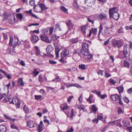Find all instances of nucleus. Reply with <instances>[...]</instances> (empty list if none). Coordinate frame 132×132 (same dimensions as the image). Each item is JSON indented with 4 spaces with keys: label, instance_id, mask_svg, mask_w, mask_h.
Segmentation results:
<instances>
[{
    "label": "nucleus",
    "instance_id": "nucleus-1",
    "mask_svg": "<svg viewBox=\"0 0 132 132\" xmlns=\"http://www.w3.org/2000/svg\"><path fill=\"white\" fill-rule=\"evenodd\" d=\"M109 13L110 18H113L116 20H118L119 15L118 12L116 7H113L110 9Z\"/></svg>",
    "mask_w": 132,
    "mask_h": 132
},
{
    "label": "nucleus",
    "instance_id": "nucleus-2",
    "mask_svg": "<svg viewBox=\"0 0 132 132\" xmlns=\"http://www.w3.org/2000/svg\"><path fill=\"white\" fill-rule=\"evenodd\" d=\"M113 46L115 48L117 47L119 48L122 46L123 44V40L121 39L119 40H114L112 41Z\"/></svg>",
    "mask_w": 132,
    "mask_h": 132
},
{
    "label": "nucleus",
    "instance_id": "nucleus-3",
    "mask_svg": "<svg viewBox=\"0 0 132 132\" xmlns=\"http://www.w3.org/2000/svg\"><path fill=\"white\" fill-rule=\"evenodd\" d=\"M82 54L85 56V59L86 60H88L91 59L93 57V55L90 54L89 52L84 53L82 50H81L80 51V53H79V55Z\"/></svg>",
    "mask_w": 132,
    "mask_h": 132
},
{
    "label": "nucleus",
    "instance_id": "nucleus-4",
    "mask_svg": "<svg viewBox=\"0 0 132 132\" xmlns=\"http://www.w3.org/2000/svg\"><path fill=\"white\" fill-rule=\"evenodd\" d=\"M129 45H126L124 46L123 53L125 57H128L129 56L128 52L129 51Z\"/></svg>",
    "mask_w": 132,
    "mask_h": 132
},
{
    "label": "nucleus",
    "instance_id": "nucleus-5",
    "mask_svg": "<svg viewBox=\"0 0 132 132\" xmlns=\"http://www.w3.org/2000/svg\"><path fill=\"white\" fill-rule=\"evenodd\" d=\"M107 15L105 14H100L99 15H96L94 17L97 18L99 19L102 20L103 19H107Z\"/></svg>",
    "mask_w": 132,
    "mask_h": 132
},
{
    "label": "nucleus",
    "instance_id": "nucleus-6",
    "mask_svg": "<svg viewBox=\"0 0 132 132\" xmlns=\"http://www.w3.org/2000/svg\"><path fill=\"white\" fill-rule=\"evenodd\" d=\"M82 49L81 50L84 53L87 52H89V45L86 43H83L82 45Z\"/></svg>",
    "mask_w": 132,
    "mask_h": 132
},
{
    "label": "nucleus",
    "instance_id": "nucleus-7",
    "mask_svg": "<svg viewBox=\"0 0 132 132\" xmlns=\"http://www.w3.org/2000/svg\"><path fill=\"white\" fill-rule=\"evenodd\" d=\"M11 103L15 104L18 105L19 107H20V102L17 98H16L12 99Z\"/></svg>",
    "mask_w": 132,
    "mask_h": 132
},
{
    "label": "nucleus",
    "instance_id": "nucleus-8",
    "mask_svg": "<svg viewBox=\"0 0 132 132\" xmlns=\"http://www.w3.org/2000/svg\"><path fill=\"white\" fill-rule=\"evenodd\" d=\"M41 39L43 41H44L47 43H50L49 39L48 37L43 35H41L40 37Z\"/></svg>",
    "mask_w": 132,
    "mask_h": 132
},
{
    "label": "nucleus",
    "instance_id": "nucleus-9",
    "mask_svg": "<svg viewBox=\"0 0 132 132\" xmlns=\"http://www.w3.org/2000/svg\"><path fill=\"white\" fill-rule=\"evenodd\" d=\"M69 50L66 49H65L61 53V57L62 58H64L67 56L69 54Z\"/></svg>",
    "mask_w": 132,
    "mask_h": 132
},
{
    "label": "nucleus",
    "instance_id": "nucleus-10",
    "mask_svg": "<svg viewBox=\"0 0 132 132\" xmlns=\"http://www.w3.org/2000/svg\"><path fill=\"white\" fill-rule=\"evenodd\" d=\"M111 97L113 101H115L119 100V98L120 97V96H119L117 94H114L111 95Z\"/></svg>",
    "mask_w": 132,
    "mask_h": 132
},
{
    "label": "nucleus",
    "instance_id": "nucleus-11",
    "mask_svg": "<svg viewBox=\"0 0 132 132\" xmlns=\"http://www.w3.org/2000/svg\"><path fill=\"white\" fill-rule=\"evenodd\" d=\"M39 39V38L37 36L33 35L31 38V41L33 43H36Z\"/></svg>",
    "mask_w": 132,
    "mask_h": 132
},
{
    "label": "nucleus",
    "instance_id": "nucleus-12",
    "mask_svg": "<svg viewBox=\"0 0 132 132\" xmlns=\"http://www.w3.org/2000/svg\"><path fill=\"white\" fill-rule=\"evenodd\" d=\"M95 0H86L85 3L89 5H91L94 4Z\"/></svg>",
    "mask_w": 132,
    "mask_h": 132
},
{
    "label": "nucleus",
    "instance_id": "nucleus-13",
    "mask_svg": "<svg viewBox=\"0 0 132 132\" xmlns=\"http://www.w3.org/2000/svg\"><path fill=\"white\" fill-rule=\"evenodd\" d=\"M53 50V48L51 45H49L47 46L46 50L47 54L50 53Z\"/></svg>",
    "mask_w": 132,
    "mask_h": 132
},
{
    "label": "nucleus",
    "instance_id": "nucleus-14",
    "mask_svg": "<svg viewBox=\"0 0 132 132\" xmlns=\"http://www.w3.org/2000/svg\"><path fill=\"white\" fill-rule=\"evenodd\" d=\"M27 126L30 128H32L35 127L34 123L31 121H29L27 123Z\"/></svg>",
    "mask_w": 132,
    "mask_h": 132
},
{
    "label": "nucleus",
    "instance_id": "nucleus-15",
    "mask_svg": "<svg viewBox=\"0 0 132 132\" xmlns=\"http://www.w3.org/2000/svg\"><path fill=\"white\" fill-rule=\"evenodd\" d=\"M60 10L63 12L68 14V9L63 6H61L60 8Z\"/></svg>",
    "mask_w": 132,
    "mask_h": 132
},
{
    "label": "nucleus",
    "instance_id": "nucleus-16",
    "mask_svg": "<svg viewBox=\"0 0 132 132\" xmlns=\"http://www.w3.org/2000/svg\"><path fill=\"white\" fill-rule=\"evenodd\" d=\"M6 130V127L4 125L0 126V132H5Z\"/></svg>",
    "mask_w": 132,
    "mask_h": 132
},
{
    "label": "nucleus",
    "instance_id": "nucleus-17",
    "mask_svg": "<svg viewBox=\"0 0 132 132\" xmlns=\"http://www.w3.org/2000/svg\"><path fill=\"white\" fill-rule=\"evenodd\" d=\"M12 100V99L10 96H6L5 97L4 100L6 102H9L11 103Z\"/></svg>",
    "mask_w": 132,
    "mask_h": 132
},
{
    "label": "nucleus",
    "instance_id": "nucleus-18",
    "mask_svg": "<svg viewBox=\"0 0 132 132\" xmlns=\"http://www.w3.org/2000/svg\"><path fill=\"white\" fill-rule=\"evenodd\" d=\"M16 16L17 18L19 19L20 21H21L22 20L23 16L21 13H18L16 14Z\"/></svg>",
    "mask_w": 132,
    "mask_h": 132
},
{
    "label": "nucleus",
    "instance_id": "nucleus-19",
    "mask_svg": "<svg viewBox=\"0 0 132 132\" xmlns=\"http://www.w3.org/2000/svg\"><path fill=\"white\" fill-rule=\"evenodd\" d=\"M5 19H8L9 22V20L11 19H14V16L13 15H7L5 16Z\"/></svg>",
    "mask_w": 132,
    "mask_h": 132
},
{
    "label": "nucleus",
    "instance_id": "nucleus-20",
    "mask_svg": "<svg viewBox=\"0 0 132 132\" xmlns=\"http://www.w3.org/2000/svg\"><path fill=\"white\" fill-rule=\"evenodd\" d=\"M129 122L128 121L124 120L123 122V125L124 126L127 127L129 125Z\"/></svg>",
    "mask_w": 132,
    "mask_h": 132
},
{
    "label": "nucleus",
    "instance_id": "nucleus-21",
    "mask_svg": "<svg viewBox=\"0 0 132 132\" xmlns=\"http://www.w3.org/2000/svg\"><path fill=\"white\" fill-rule=\"evenodd\" d=\"M18 84L20 85L23 86L24 85V83L23 82L22 78H20L19 79L18 81Z\"/></svg>",
    "mask_w": 132,
    "mask_h": 132
},
{
    "label": "nucleus",
    "instance_id": "nucleus-22",
    "mask_svg": "<svg viewBox=\"0 0 132 132\" xmlns=\"http://www.w3.org/2000/svg\"><path fill=\"white\" fill-rule=\"evenodd\" d=\"M93 130L91 128H86L84 130V132H93Z\"/></svg>",
    "mask_w": 132,
    "mask_h": 132
},
{
    "label": "nucleus",
    "instance_id": "nucleus-23",
    "mask_svg": "<svg viewBox=\"0 0 132 132\" xmlns=\"http://www.w3.org/2000/svg\"><path fill=\"white\" fill-rule=\"evenodd\" d=\"M117 89L118 90L119 93L122 92L123 90V88L122 86H120L118 87L117 88Z\"/></svg>",
    "mask_w": 132,
    "mask_h": 132
},
{
    "label": "nucleus",
    "instance_id": "nucleus-24",
    "mask_svg": "<svg viewBox=\"0 0 132 132\" xmlns=\"http://www.w3.org/2000/svg\"><path fill=\"white\" fill-rule=\"evenodd\" d=\"M39 6L42 10H44L46 9V7L44 4L41 3L39 4Z\"/></svg>",
    "mask_w": 132,
    "mask_h": 132
},
{
    "label": "nucleus",
    "instance_id": "nucleus-25",
    "mask_svg": "<svg viewBox=\"0 0 132 132\" xmlns=\"http://www.w3.org/2000/svg\"><path fill=\"white\" fill-rule=\"evenodd\" d=\"M61 80V79L58 76H56L55 78L53 79L52 81H55L56 82H59Z\"/></svg>",
    "mask_w": 132,
    "mask_h": 132
},
{
    "label": "nucleus",
    "instance_id": "nucleus-26",
    "mask_svg": "<svg viewBox=\"0 0 132 132\" xmlns=\"http://www.w3.org/2000/svg\"><path fill=\"white\" fill-rule=\"evenodd\" d=\"M26 12L28 14L31 15L32 16H33L35 18H36V16L35 15L32 14V10H30L29 11H27Z\"/></svg>",
    "mask_w": 132,
    "mask_h": 132
},
{
    "label": "nucleus",
    "instance_id": "nucleus-27",
    "mask_svg": "<svg viewBox=\"0 0 132 132\" xmlns=\"http://www.w3.org/2000/svg\"><path fill=\"white\" fill-rule=\"evenodd\" d=\"M66 23L67 25L70 27L72 28L73 27V25L71 22V20H69L67 23Z\"/></svg>",
    "mask_w": 132,
    "mask_h": 132
},
{
    "label": "nucleus",
    "instance_id": "nucleus-28",
    "mask_svg": "<svg viewBox=\"0 0 132 132\" xmlns=\"http://www.w3.org/2000/svg\"><path fill=\"white\" fill-rule=\"evenodd\" d=\"M91 109L92 111L94 112L95 113L97 110V108L96 107L95 105H93L91 107Z\"/></svg>",
    "mask_w": 132,
    "mask_h": 132
},
{
    "label": "nucleus",
    "instance_id": "nucleus-29",
    "mask_svg": "<svg viewBox=\"0 0 132 132\" xmlns=\"http://www.w3.org/2000/svg\"><path fill=\"white\" fill-rule=\"evenodd\" d=\"M86 26H82L81 27V30L85 34H86Z\"/></svg>",
    "mask_w": 132,
    "mask_h": 132
},
{
    "label": "nucleus",
    "instance_id": "nucleus-30",
    "mask_svg": "<svg viewBox=\"0 0 132 132\" xmlns=\"http://www.w3.org/2000/svg\"><path fill=\"white\" fill-rule=\"evenodd\" d=\"M79 68L82 70L85 69H86V65L84 64H81L79 65Z\"/></svg>",
    "mask_w": 132,
    "mask_h": 132
},
{
    "label": "nucleus",
    "instance_id": "nucleus-31",
    "mask_svg": "<svg viewBox=\"0 0 132 132\" xmlns=\"http://www.w3.org/2000/svg\"><path fill=\"white\" fill-rule=\"evenodd\" d=\"M4 116L5 118H6L7 119H8L12 121L13 122H14V121H15L16 120L15 119H12L11 117H9L5 115H4Z\"/></svg>",
    "mask_w": 132,
    "mask_h": 132
},
{
    "label": "nucleus",
    "instance_id": "nucleus-32",
    "mask_svg": "<svg viewBox=\"0 0 132 132\" xmlns=\"http://www.w3.org/2000/svg\"><path fill=\"white\" fill-rule=\"evenodd\" d=\"M70 41L72 43L74 44L77 43L78 42V39L77 38H72Z\"/></svg>",
    "mask_w": 132,
    "mask_h": 132
},
{
    "label": "nucleus",
    "instance_id": "nucleus-33",
    "mask_svg": "<svg viewBox=\"0 0 132 132\" xmlns=\"http://www.w3.org/2000/svg\"><path fill=\"white\" fill-rule=\"evenodd\" d=\"M59 37V36H57L55 35H54L52 36L51 40L54 41L57 39Z\"/></svg>",
    "mask_w": 132,
    "mask_h": 132
},
{
    "label": "nucleus",
    "instance_id": "nucleus-34",
    "mask_svg": "<svg viewBox=\"0 0 132 132\" xmlns=\"http://www.w3.org/2000/svg\"><path fill=\"white\" fill-rule=\"evenodd\" d=\"M124 65L125 67H126L127 68H129V64L128 62L126 61H124Z\"/></svg>",
    "mask_w": 132,
    "mask_h": 132
},
{
    "label": "nucleus",
    "instance_id": "nucleus-35",
    "mask_svg": "<svg viewBox=\"0 0 132 132\" xmlns=\"http://www.w3.org/2000/svg\"><path fill=\"white\" fill-rule=\"evenodd\" d=\"M39 72L37 71V69H34V71L33 72V74L34 75V76H36L37 75H38L39 73Z\"/></svg>",
    "mask_w": 132,
    "mask_h": 132
},
{
    "label": "nucleus",
    "instance_id": "nucleus-36",
    "mask_svg": "<svg viewBox=\"0 0 132 132\" xmlns=\"http://www.w3.org/2000/svg\"><path fill=\"white\" fill-rule=\"evenodd\" d=\"M104 23L103 24H100V29H99V34H100L101 32L102 31V30L103 29V26L104 25Z\"/></svg>",
    "mask_w": 132,
    "mask_h": 132
},
{
    "label": "nucleus",
    "instance_id": "nucleus-37",
    "mask_svg": "<svg viewBox=\"0 0 132 132\" xmlns=\"http://www.w3.org/2000/svg\"><path fill=\"white\" fill-rule=\"evenodd\" d=\"M9 50L10 51V53L12 55H14L15 53V51L14 48V47H12V50H10L9 49Z\"/></svg>",
    "mask_w": 132,
    "mask_h": 132
},
{
    "label": "nucleus",
    "instance_id": "nucleus-38",
    "mask_svg": "<svg viewBox=\"0 0 132 132\" xmlns=\"http://www.w3.org/2000/svg\"><path fill=\"white\" fill-rule=\"evenodd\" d=\"M109 82L111 84L114 85L116 83V81H115L114 80L111 79H109Z\"/></svg>",
    "mask_w": 132,
    "mask_h": 132
},
{
    "label": "nucleus",
    "instance_id": "nucleus-39",
    "mask_svg": "<svg viewBox=\"0 0 132 132\" xmlns=\"http://www.w3.org/2000/svg\"><path fill=\"white\" fill-rule=\"evenodd\" d=\"M117 122V120L113 121L111 122H109V125H115Z\"/></svg>",
    "mask_w": 132,
    "mask_h": 132
},
{
    "label": "nucleus",
    "instance_id": "nucleus-40",
    "mask_svg": "<svg viewBox=\"0 0 132 132\" xmlns=\"http://www.w3.org/2000/svg\"><path fill=\"white\" fill-rule=\"evenodd\" d=\"M23 110L26 113H28L29 112V109L26 107V105L23 107Z\"/></svg>",
    "mask_w": 132,
    "mask_h": 132
},
{
    "label": "nucleus",
    "instance_id": "nucleus-41",
    "mask_svg": "<svg viewBox=\"0 0 132 132\" xmlns=\"http://www.w3.org/2000/svg\"><path fill=\"white\" fill-rule=\"evenodd\" d=\"M91 31L92 33H93L94 35H95L96 34L97 31L96 29H92Z\"/></svg>",
    "mask_w": 132,
    "mask_h": 132
},
{
    "label": "nucleus",
    "instance_id": "nucleus-42",
    "mask_svg": "<svg viewBox=\"0 0 132 132\" xmlns=\"http://www.w3.org/2000/svg\"><path fill=\"white\" fill-rule=\"evenodd\" d=\"M109 29V28H107L104 31L105 35H107L109 34V32L108 31Z\"/></svg>",
    "mask_w": 132,
    "mask_h": 132
},
{
    "label": "nucleus",
    "instance_id": "nucleus-43",
    "mask_svg": "<svg viewBox=\"0 0 132 132\" xmlns=\"http://www.w3.org/2000/svg\"><path fill=\"white\" fill-rule=\"evenodd\" d=\"M93 97V96L91 94H90V96L87 99V101L88 102H89L90 103H92L91 101V99Z\"/></svg>",
    "mask_w": 132,
    "mask_h": 132
},
{
    "label": "nucleus",
    "instance_id": "nucleus-44",
    "mask_svg": "<svg viewBox=\"0 0 132 132\" xmlns=\"http://www.w3.org/2000/svg\"><path fill=\"white\" fill-rule=\"evenodd\" d=\"M118 112L119 114H121L123 113V112L122 110V108L121 107H119L118 108Z\"/></svg>",
    "mask_w": 132,
    "mask_h": 132
},
{
    "label": "nucleus",
    "instance_id": "nucleus-45",
    "mask_svg": "<svg viewBox=\"0 0 132 132\" xmlns=\"http://www.w3.org/2000/svg\"><path fill=\"white\" fill-rule=\"evenodd\" d=\"M49 62L50 64H56V61L52 60H49Z\"/></svg>",
    "mask_w": 132,
    "mask_h": 132
},
{
    "label": "nucleus",
    "instance_id": "nucleus-46",
    "mask_svg": "<svg viewBox=\"0 0 132 132\" xmlns=\"http://www.w3.org/2000/svg\"><path fill=\"white\" fill-rule=\"evenodd\" d=\"M35 99L36 100H38L42 98V96L40 95L35 96Z\"/></svg>",
    "mask_w": 132,
    "mask_h": 132
},
{
    "label": "nucleus",
    "instance_id": "nucleus-47",
    "mask_svg": "<svg viewBox=\"0 0 132 132\" xmlns=\"http://www.w3.org/2000/svg\"><path fill=\"white\" fill-rule=\"evenodd\" d=\"M39 24L38 23H31L29 24L28 26L29 27H30L32 26H37L39 25Z\"/></svg>",
    "mask_w": 132,
    "mask_h": 132
},
{
    "label": "nucleus",
    "instance_id": "nucleus-48",
    "mask_svg": "<svg viewBox=\"0 0 132 132\" xmlns=\"http://www.w3.org/2000/svg\"><path fill=\"white\" fill-rule=\"evenodd\" d=\"M118 32L119 34L123 33V31L122 28H120L118 30Z\"/></svg>",
    "mask_w": 132,
    "mask_h": 132
},
{
    "label": "nucleus",
    "instance_id": "nucleus-49",
    "mask_svg": "<svg viewBox=\"0 0 132 132\" xmlns=\"http://www.w3.org/2000/svg\"><path fill=\"white\" fill-rule=\"evenodd\" d=\"M116 123H117L116 125L117 126H118L120 128L121 127H122V125L120 123V122H118V121L117 120V122Z\"/></svg>",
    "mask_w": 132,
    "mask_h": 132
},
{
    "label": "nucleus",
    "instance_id": "nucleus-50",
    "mask_svg": "<svg viewBox=\"0 0 132 132\" xmlns=\"http://www.w3.org/2000/svg\"><path fill=\"white\" fill-rule=\"evenodd\" d=\"M53 28H51L50 29L49 34L50 35H51L52 34Z\"/></svg>",
    "mask_w": 132,
    "mask_h": 132
},
{
    "label": "nucleus",
    "instance_id": "nucleus-51",
    "mask_svg": "<svg viewBox=\"0 0 132 132\" xmlns=\"http://www.w3.org/2000/svg\"><path fill=\"white\" fill-rule=\"evenodd\" d=\"M13 40V38H12L11 37H10V42L9 43V45L10 46H12V42Z\"/></svg>",
    "mask_w": 132,
    "mask_h": 132
},
{
    "label": "nucleus",
    "instance_id": "nucleus-52",
    "mask_svg": "<svg viewBox=\"0 0 132 132\" xmlns=\"http://www.w3.org/2000/svg\"><path fill=\"white\" fill-rule=\"evenodd\" d=\"M78 108L79 110H83L84 109V106L82 105L78 106Z\"/></svg>",
    "mask_w": 132,
    "mask_h": 132
},
{
    "label": "nucleus",
    "instance_id": "nucleus-53",
    "mask_svg": "<svg viewBox=\"0 0 132 132\" xmlns=\"http://www.w3.org/2000/svg\"><path fill=\"white\" fill-rule=\"evenodd\" d=\"M105 76H106V78L110 77L111 76V75L110 74L108 73L106 71L105 72Z\"/></svg>",
    "mask_w": 132,
    "mask_h": 132
},
{
    "label": "nucleus",
    "instance_id": "nucleus-54",
    "mask_svg": "<svg viewBox=\"0 0 132 132\" xmlns=\"http://www.w3.org/2000/svg\"><path fill=\"white\" fill-rule=\"evenodd\" d=\"M30 4L32 6L34 5L35 4V1L34 0H31L29 2Z\"/></svg>",
    "mask_w": 132,
    "mask_h": 132
},
{
    "label": "nucleus",
    "instance_id": "nucleus-55",
    "mask_svg": "<svg viewBox=\"0 0 132 132\" xmlns=\"http://www.w3.org/2000/svg\"><path fill=\"white\" fill-rule=\"evenodd\" d=\"M39 82L40 83L42 82L43 81V79L42 78L41 76L40 75H39Z\"/></svg>",
    "mask_w": 132,
    "mask_h": 132
},
{
    "label": "nucleus",
    "instance_id": "nucleus-56",
    "mask_svg": "<svg viewBox=\"0 0 132 132\" xmlns=\"http://www.w3.org/2000/svg\"><path fill=\"white\" fill-rule=\"evenodd\" d=\"M74 116L73 109H72L71 111V115L70 116V118H72Z\"/></svg>",
    "mask_w": 132,
    "mask_h": 132
},
{
    "label": "nucleus",
    "instance_id": "nucleus-57",
    "mask_svg": "<svg viewBox=\"0 0 132 132\" xmlns=\"http://www.w3.org/2000/svg\"><path fill=\"white\" fill-rule=\"evenodd\" d=\"M124 100L125 102L127 103H128L129 102V100L128 99V98L127 97H125L124 98Z\"/></svg>",
    "mask_w": 132,
    "mask_h": 132
},
{
    "label": "nucleus",
    "instance_id": "nucleus-58",
    "mask_svg": "<svg viewBox=\"0 0 132 132\" xmlns=\"http://www.w3.org/2000/svg\"><path fill=\"white\" fill-rule=\"evenodd\" d=\"M4 74L6 76V77L8 78V79H10L11 78V77L10 75L7 74L5 72V73H4Z\"/></svg>",
    "mask_w": 132,
    "mask_h": 132
},
{
    "label": "nucleus",
    "instance_id": "nucleus-59",
    "mask_svg": "<svg viewBox=\"0 0 132 132\" xmlns=\"http://www.w3.org/2000/svg\"><path fill=\"white\" fill-rule=\"evenodd\" d=\"M127 92L129 94H132V88H131L128 90Z\"/></svg>",
    "mask_w": 132,
    "mask_h": 132
},
{
    "label": "nucleus",
    "instance_id": "nucleus-60",
    "mask_svg": "<svg viewBox=\"0 0 132 132\" xmlns=\"http://www.w3.org/2000/svg\"><path fill=\"white\" fill-rule=\"evenodd\" d=\"M11 128L12 129H14L17 130L18 129V127L15 126L13 125H12L11 126Z\"/></svg>",
    "mask_w": 132,
    "mask_h": 132
},
{
    "label": "nucleus",
    "instance_id": "nucleus-61",
    "mask_svg": "<svg viewBox=\"0 0 132 132\" xmlns=\"http://www.w3.org/2000/svg\"><path fill=\"white\" fill-rule=\"evenodd\" d=\"M15 18L14 19H11L9 20V22L11 23H13L15 22Z\"/></svg>",
    "mask_w": 132,
    "mask_h": 132
},
{
    "label": "nucleus",
    "instance_id": "nucleus-62",
    "mask_svg": "<svg viewBox=\"0 0 132 132\" xmlns=\"http://www.w3.org/2000/svg\"><path fill=\"white\" fill-rule=\"evenodd\" d=\"M88 21L90 22H91L92 24H94V20H91L89 18H88L87 19Z\"/></svg>",
    "mask_w": 132,
    "mask_h": 132
},
{
    "label": "nucleus",
    "instance_id": "nucleus-63",
    "mask_svg": "<svg viewBox=\"0 0 132 132\" xmlns=\"http://www.w3.org/2000/svg\"><path fill=\"white\" fill-rule=\"evenodd\" d=\"M73 129L72 127H71L70 129L67 130L66 132H73Z\"/></svg>",
    "mask_w": 132,
    "mask_h": 132
},
{
    "label": "nucleus",
    "instance_id": "nucleus-64",
    "mask_svg": "<svg viewBox=\"0 0 132 132\" xmlns=\"http://www.w3.org/2000/svg\"><path fill=\"white\" fill-rule=\"evenodd\" d=\"M97 117L98 119L99 120H101L103 118V117L101 115H98Z\"/></svg>",
    "mask_w": 132,
    "mask_h": 132
}]
</instances>
